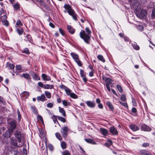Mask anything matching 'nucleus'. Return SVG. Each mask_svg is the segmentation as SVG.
Returning a JSON list of instances; mask_svg holds the SVG:
<instances>
[{
	"label": "nucleus",
	"instance_id": "f257e3e1",
	"mask_svg": "<svg viewBox=\"0 0 155 155\" xmlns=\"http://www.w3.org/2000/svg\"><path fill=\"white\" fill-rule=\"evenodd\" d=\"M85 30L87 34L85 33L84 30H82L80 33V37L84 40L85 43L88 44L90 42L91 32L88 27H86Z\"/></svg>",
	"mask_w": 155,
	"mask_h": 155
},
{
	"label": "nucleus",
	"instance_id": "f03ea898",
	"mask_svg": "<svg viewBox=\"0 0 155 155\" xmlns=\"http://www.w3.org/2000/svg\"><path fill=\"white\" fill-rule=\"evenodd\" d=\"M16 120H12L10 121H8V127H9V132H7L5 134L4 136L5 137H10L11 135L10 133V132L12 133L14 130L16 128Z\"/></svg>",
	"mask_w": 155,
	"mask_h": 155
},
{
	"label": "nucleus",
	"instance_id": "7ed1b4c3",
	"mask_svg": "<svg viewBox=\"0 0 155 155\" xmlns=\"http://www.w3.org/2000/svg\"><path fill=\"white\" fill-rule=\"evenodd\" d=\"M64 7L68 10V12L70 15L72 16L74 20L77 21V15L71 7L69 5L65 4L64 6Z\"/></svg>",
	"mask_w": 155,
	"mask_h": 155
},
{
	"label": "nucleus",
	"instance_id": "20e7f679",
	"mask_svg": "<svg viewBox=\"0 0 155 155\" xmlns=\"http://www.w3.org/2000/svg\"><path fill=\"white\" fill-rule=\"evenodd\" d=\"M136 14L137 17L140 19H142L146 17L147 15L146 11L143 10L140 11H137L136 12Z\"/></svg>",
	"mask_w": 155,
	"mask_h": 155
},
{
	"label": "nucleus",
	"instance_id": "39448f33",
	"mask_svg": "<svg viewBox=\"0 0 155 155\" xmlns=\"http://www.w3.org/2000/svg\"><path fill=\"white\" fill-rule=\"evenodd\" d=\"M14 135L17 139L18 142L20 143L21 141V131L19 130H16L14 133Z\"/></svg>",
	"mask_w": 155,
	"mask_h": 155
},
{
	"label": "nucleus",
	"instance_id": "423d86ee",
	"mask_svg": "<svg viewBox=\"0 0 155 155\" xmlns=\"http://www.w3.org/2000/svg\"><path fill=\"white\" fill-rule=\"evenodd\" d=\"M10 139L11 141L10 144L11 145L15 147H21L22 146L23 144L22 143L18 144L17 140L14 138L12 137Z\"/></svg>",
	"mask_w": 155,
	"mask_h": 155
},
{
	"label": "nucleus",
	"instance_id": "0eeeda50",
	"mask_svg": "<svg viewBox=\"0 0 155 155\" xmlns=\"http://www.w3.org/2000/svg\"><path fill=\"white\" fill-rule=\"evenodd\" d=\"M141 130L144 131H150L151 130V128L145 124H142L140 125Z\"/></svg>",
	"mask_w": 155,
	"mask_h": 155
},
{
	"label": "nucleus",
	"instance_id": "6e6552de",
	"mask_svg": "<svg viewBox=\"0 0 155 155\" xmlns=\"http://www.w3.org/2000/svg\"><path fill=\"white\" fill-rule=\"evenodd\" d=\"M68 129L67 127H64L61 128V132L62 135L64 138H66L67 136V132L68 131Z\"/></svg>",
	"mask_w": 155,
	"mask_h": 155
},
{
	"label": "nucleus",
	"instance_id": "1a4fd4ad",
	"mask_svg": "<svg viewBox=\"0 0 155 155\" xmlns=\"http://www.w3.org/2000/svg\"><path fill=\"white\" fill-rule=\"evenodd\" d=\"M110 132L113 135H117L118 134V132L116 128L114 127H112L110 128Z\"/></svg>",
	"mask_w": 155,
	"mask_h": 155
},
{
	"label": "nucleus",
	"instance_id": "9d476101",
	"mask_svg": "<svg viewBox=\"0 0 155 155\" xmlns=\"http://www.w3.org/2000/svg\"><path fill=\"white\" fill-rule=\"evenodd\" d=\"M129 128L134 131H137L140 129L139 127L134 124H131L129 126Z\"/></svg>",
	"mask_w": 155,
	"mask_h": 155
},
{
	"label": "nucleus",
	"instance_id": "9b49d317",
	"mask_svg": "<svg viewBox=\"0 0 155 155\" xmlns=\"http://www.w3.org/2000/svg\"><path fill=\"white\" fill-rule=\"evenodd\" d=\"M41 77L44 81H50L51 80L50 77L45 74H42Z\"/></svg>",
	"mask_w": 155,
	"mask_h": 155
},
{
	"label": "nucleus",
	"instance_id": "f8f14e48",
	"mask_svg": "<svg viewBox=\"0 0 155 155\" xmlns=\"http://www.w3.org/2000/svg\"><path fill=\"white\" fill-rule=\"evenodd\" d=\"M86 104L87 106L91 108H94L95 106V104L94 102L90 101H87Z\"/></svg>",
	"mask_w": 155,
	"mask_h": 155
},
{
	"label": "nucleus",
	"instance_id": "ddd939ff",
	"mask_svg": "<svg viewBox=\"0 0 155 155\" xmlns=\"http://www.w3.org/2000/svg\"><path fill=\"white\" fill-rule=\"evenodd\" d=\"M5 67L9 69H14L15 68V65L13 64L8 62L6 63Z\"/></svg>",
	"mask_w": 155,
	"mask_h": 155
},
{
	"label": "nucleus",
	"instance_id": "4468645a",
	"mask_svg": "<svg viewBox=\"0 0 155 155\" xmlns=\"http://www.w3.org/2000/svg\"><path fill=\"white\" fill-rule=\"evenodd\" d=\"M140 154L141 155H152L151 153L145 150H140Z\"/></svg>",
	"mask_w": 155,
	"mask_h": 155
},
{
	"label": "nucleus",
	"instance_id": "2eb2a0df",
	"mask_svg": "<svg viewBox=\"0 0 155 155\" xmlns=\"http://www.w3.org/2000/svg\"><path fill=\"white\" fill-rule=\"evenodd\" d=\"M67 28L68 32L71 34H73L74 33V29L71 26L68 25Z\"/></svg>",
	"mask_w": 155,
	"mask_h": 155
},
{
	"label": "nucleus",
	"instance_id": "dca6fc26",
	"mask_svg": "<svg viewBox=\"0 0 155 155\" xmlns=\"http://www.w3.org/2000/svg\"><path fill=\"white\" fill-rule=\"evenodd\" d=\"M37 100L38 101H45V97L43 94H41L40 96H38L37 97Z\"/></svg>",
	"mask_w": 155,
	"mask_h": 155
},
{
	"label": "nucleus",
	"instance_id": "f3484780",
	"mask_svg": "<svg viewBox=\"0 0 155 155\" xmlns=\"http://www.w3.org/2000/svg\"><path fill=\"white\" fill-rule=\"evenodd\" d=\"M33 78L35 80H40V77L35 73H33L32 74Z\"/></svg>",
	"mask_w": 155,
	"mask_h": 155
},
{
	"label": "nucleus",
	"instance_id": "a211bd4d",
	"mask_svg": "<svg viewBox=\"0 0 155 155\" xmlns=\"http://www.w3.org/2000/svg\"><path fill=\"white\" fill-rule=\"evenodd\" d=\"M107 105L109 107L110 110L113 111L114 110V107L111 103L109 101L106 102Z\"/></svg>",
	"mask_w": 155,
	"mask_h": 155
},
{
	"label": "nucleus",
	"instance_id": "6ab92c4d",
	"mask_svg": "<svg viewBox=\"0 0 155 155\" xmlns=\"http://www.w3.org/2000/svg\"><path fill=\"white\" fill-rule=\"evenodd\" d=\"M70 54L74 61L79 58L78 55L75 53L71 52Z\"/></svg>",
	"mask_w": 155,
	"mask_h": 155
},
{
	"label": "nucleus",
	"instance_id": "aec40b11",
	"mask_svg": "<svg viewBox=\"0 0 155 155\" xmlns=\"http://www.w3.org/2000/svg\"><path fill=\"white\" fill-rule=\"evenodd\" d=\"M29 95V93L28 92L24 91L21 94V96L24 97L25 98H27Z\"/></svg>",
	"mask_w": 155,
	"mask_h": 155
},
{
	"label": "nucleus",
	"instance_id": "412c9836",
	"mask_svg": "<svg viewBox=\"0 0 155 155\" xmlns=\"http://www.w3.org/2000/svg\"><path fill=\"white\" fill-rule=\"evenodd\" d=\"M100 131L101 134L104 136H106L108 133L107 130L103 128H101Z\"/></svg>",
	"mask_w": 155,
	"mask_h": 155
},
{
	"label": "nucleus",
	"instance_id": "4be33fe9",
	"mask_svg": "<svg viewBox=\"0 0 155 155\" xmlns=\"http://www.w3.org/2000/svg\"><path fill=\"white\" fill-rule=\"evenodd\" d=\"M58 109L59 112L62 115L65 117L66 116V113L64 109L63 108L61 107H58Z\"/></svg>",
	"mask_w": 155,
	"mask_h": 155
},
{
	"label": "nucleus",
	"instance_id": "5701e85b",
	"mask_svg": "<svg viewBox=\"0 0 155 155\" xmlns=\"http://www.w3.org/2000/svg\"><path fill=\"white\" fill-rule=\"evenodd\" d=\"M54 87L53 85H50L49 84H45L44 88L45 89H52Z\"/></svg>",
	"mask_w": 155,
	"mask_h": 155
},
{
	"label": "nucleus",
	"instance_id": "b1692460",
	"mask_svg": "<svg viewBox=\"0 0 155 155\" xmlns=\"http://www.w3.org/2000/svg\"><path fill=\"white\" fill-rule=\"evenodd\" d=\"M62 103L65 106H69L71 105V103L65 100H62Z\"/></svg>",
	"mask_w": 155,
	"mask_h": 155
},
{
	"label": "nucleus",
	"instance_id": "393cba45",
	"mask_svg": "<svg viewBox=\"0 0 155 155\" xmlns=\"http://www.w3.org/2000/svg\"><path fill=\"white\" fill-rule=\"evenodd\" d=\"M21 77H23L27 79H30L29 75L27 73L22 74L21 75Z\"/></svg>",
	"mask_w": 155,
	"mask_h": 155
},
{
	"label": "nucleus",
	"instance_id": "a878e982",
	"mask_svg": "<svg viewBox=\"0 0 155 155\" xmlns=\"http://www.w3.org/2000/svg\"><path fill=\"white\" fill-rule=\"evenodd\" d=\"M85 140L86 142L89 143H90L92 144H94L95 143V142L92 139H85Z\"/></svg>",
	"mask_w": 155,
	"mask_h": 155
},
{
	"label": "nucleus",
	"instance_id": "bb28decb",
	"mask_svg": "<svg viewBox=\"0 0 155 155\" xmlns=\"http://www.w3.org/2000/svg\"><path fill=\"white\" fill-rule=\"evenodd\" d=\"M45 94L46 97L49 99H50L51 97V94L49 92L45 91Z\"/></svg>",
	"mask_w": 155,
	"mask_h": 155
},
{
	"label": "nucleus",
	"instance_id": "cd10ccee",
	"mask_svg": "<svg viewBox=\"0 0 155 155\" xmlns=\"http://www.w3.org/2000/svg\"><path fill=\"white\" fill-rule=\"evenodd\" d=\"M46 148L48 149L51 151H52L54 150V147L51 144H48L46 145Z\"/></svg>",
	"mask_w": 155,
	"mask_h": 155
},
{
	"label": "nucleus",
	"instance_id": "c85d7f7f",
	"mask_svg": "<svg viewBox=\"0 0 155 155\" xmlns=\"http://www.w3.org/2000/svg\"><path fill=\"white\" fill-rule=\"evenodd\" d=\"M97 58L99 60L102 61L103 62H105V60L102 55H98L97 56Z\"/></svg>",
	"mask_w": 155,
	"mask_h": 155
},
{
	"label": "nucleus",
	"instance_id": "c756f323",
	"mask_svg": "<svg viewBox=\"0 0 155 155\" xmlns=\"http://www.w3.org/2000/svg\"><path fill=\"white\" fill-rule=\"evenodd\" d=\"M65 91L66 93V94L68 96H70L71 93V90L68 87L66 88Z\"/></svg>",
	"mask_w": 155,
	"mask_h": 155
},
{
	"label": "nucleus",
	"instance_id": "7c9ffc66",
	"mask_svg": "<svg viewBox=\"0 0 155 155\" xmlns=\"http://www.w3.org/2000/svg\"><path fill=\"white\" fill-rule=\"evenodd\" d=\"M55 135L56 137L59 140L61 141L62 140V137L59 133L57 132L55 134Z\"/></svg>",
	"mask_w": 155,
	"mask_h": 155
},
{
	"label": "nucleus",
	"instance_id": "2f4dec72",
	"mask_svg": "<svg viewBox=\"0 0 155 155\" xmlns=\"http://www.w3.org/2000/svg\"><path fill=\"white\" fill-rule=\"evenodd\" d=\"M66 144L64 141L61 142V146L62 149H64L66 148Z\"/></svg>",
	"mask_w": 155,
	"mask_h": 155
},
{
	"label": "nucleus",
	"instance_id": "473e14b6",
	"mask_svg": "<svg viewBox=\"0 0 155 155\" xmlns=\"http://www.w3.org/2000/svg\"><path fill=\"white\" fill-rule=\"evenodd\" d=\"M26 38L27 40L28 41L32 43L33 42L32 40L31 39V36L29 35H26Z\"/></svg>",
	"mask_w": 155,
	"mask_h": 155
},
{
	"label": "nucleus",
	"instance_id": "72a5a7b5",
	"mask_svg": "<svg viewBox=\"0 0 155 155\" xmlns=\"http://www.w3.org/2000/svg\"><path fill=\"white\" fill-rule=\"evenodd\" d=\"M132 45L134 48H140V47L137 44V43L135 42H133L132 43Z\"/></svg>",
	"mask_w": 155,
	"mask_h": 155
},
{
	"label": "nucleus",
	"instance_id": "f704fd0d",
	"mask_svg": "<svg viewBox=\"0 0 155 155\" xmlns=\"http://www.w3.org/2000/svg\"><path fill=\"white\" fill-rule=\"evenodd\" d=\"M70 96L74 99H77L78 98V96L74 93H72L70 95Z\"/></svg>",
	"mask_w": 155,
	"mask_h": 155
},
{
	"label": "nucleus",
	"instance_id": "c9c22d12",
	"mask_svg": "<svg viewBox=\"0 0 155 155\" xmlns=\"http://www.w3.org/2000/svg\"><path fill=\"white\" fill-rule=\"evenodd\" d=\"M19 35H21L22 34L23 32V29L21 28H17L16 29Z\"/></svg>",
	"mask_w": 155,
	"mask_h": 155
},
{
	"label": "nucleus",
	"instance_id": "e433bc0d",
	"mask_svg": "<svg viewBox=\"0 0 155 155\" xmlns=\"http://www.w3.org/2000/svg\"><path fill=\"white\" fill-rule=\"evenodd\" d=\"M31 109L32 111L34 114H36L37 113V108L34 106L31 107Z\"/></svg>",
	"mask_w": 155,
	"mask_h": 155
},
{
	"label": "nucleus",
	"instance_id": "4c0bfd02",
	"mask_svg": "<svg viewBox=\"0 0 155 155\" xmlns=\"http://www.w3.org/2000/svg\"><path fill=\"white\" fill-rule=\"evenodd\" d=\"M75 62L77 63V64L79 66H81L82 65V64L81 62V61L79 60V58H78L77 60L74 61Z\"/></svg>",
	"mask_w": 155,
	"mask_h": 155
},
{
	"label": "nucleus",
	"instance_id": "58836bf2",
	"mask_svg": "<svg viewBox=\"0 0 155 155\" xmlns=\"http://www.w3.org/2000/svg\"><path fill=\"white\" fill-rule=\"evenodd\" d=\"M80 74L81 77H84V76H86L85 74L84 73V72L82 69L80 70Z\"/></svg>",
	"mask_w": 155,
	"mask_h": 155
},
{
	"label": "nucleus",
	"instance_id": "ea45409f",
	"mask_svg": "<svg viewBox=\"0 0 155 155\" xmlns=\"http://www.w3.org/2000/svg\"><path fill=\"white\" fill-rule=\"evenodd\" d=\"M120 99L122 101H125L126 100V98L125 95L124 94L122 95L120 97Z\"/></svg>",
	"mask_w": 155,
	"mask_h": 155
},
{
	"label": "nucleus",
	"instance_id": "a19ab883",
	"mask_svg": "<svg viewBox=\"0 0 155 155\" xmlns=\"http://www.w3.org/2000/svg\"><path fill=\"white\" fill-rule=\"evenodd\" d=\"M7 16L6 15H3L1 17V20L2 21V22L7 20L6 19Z\"/></svg>",
	"mask_w": 155,
	"mask_h": 155
},
{
	"label": "nucleus",
	"instance_id": "79ce46f5",
	"mask_svg": "<svg viewBox=\"0 0 155 155\" xmlns=\"http://www.w3.org/2000/svg\"><path fill=\"white\" fill-rule=\"evenodd\" d=\"M2 23L3 25L6 27H8L9 25V22L7 20L2 22Z\"/></svg>",
	"mask_w": 155,
	"mask_h": 155
},
{
	"label": "nucleus",
	"instance_id": "37998d69",
	"mask_svg": "<svg viewBox=\"0 0 155 155\" xmlns=\"http://www.w3.org/2000/svg\"><path fill=\"white\" fill-rule=\"evenodd\" d=\"M63 155H71L70 153L67 150H65L62 153Z\"/></svg>",
	"mask_w": 155,
	"mask_h": 155
},
{
	"label": "nucleus",
	"instance_id": "c03bdc74",
	"mask_svg": "<svg viewBox=\"0 0 155 155\" xmlns=\"http://www.w3.org/2000/svg\"><path fill=\"white\" fill-rule=\"evenodd\" d=\"M116 87L118 90V91L120 92L121 93L122 91V90L121 87L119 85H117L116 86Z\"/></svg>",
	"mask_w": 155,
	"mask_h": 155
},
{
	"label": "nucleus",
	"instance_id": "a18cd8bd",
	"mask_svg": "<svg viewBox=\"0 0 155 155\" xmlns=\"http://www.w3.org/2000/svg\"><path fill=\"white\" fill-rule=\"evenodd\" d=\"M137 28H138V29L140 31H142L143 29V26L142 25H138L137 26Z\"/></svg>",
	"mask_w": 155,
	"mask_h": 155
},
{
	"label": "nucleus",
	"instance_id": "49530a36",
	"mask_svg": "<svg viewBox=\"0 0 155 155\" xmlns=\"http://www.w3.org/2000/svg\"><path fill=\"white\" fill-rule=\"evenodd\" d=\"M119 103L122 106H124L126 107H128V105L126 102L125 103H123L121 101H119Z\"/></svg>",
	"mask_w": 155,
	"mask_h": 155
},
{
	"label": "nucleus",
	"instance_id": "de8ad7c7",
	"mask_svg": "<svg viewBox=\"0 0 155 155\" xmlns=\"http://www.w3.org/2000/svg\"><path fill=\"white\" fill-rule=\"evenodd\" d=\"M38 85L39 87L42 88H44V87L45 84H43V83L41 82H39L38 83Z\"/></svg>",
	"mask_w": 155,
	"mask_h": 155
},
{
	"label": "nucleus",
	"instance_id": "09e8293b",
	"mask_svg": "<svg viewBox=\"0 0 155 155\" xmlns=\"http://www.w3.org/2000/svg\"><path fill=\"white\" fill-rule=\"evenodd\" d=\"M14 7L16 10H17L19 8V5L18 4H16L14 5Z\"/></svg>",
	"mask_w": 155,
	"mask_h": 155
},
{
	"label": "nucleus",
	"instance_id": "8fccbe9b",
	"mask_svg": "<svg viewBox=\"0 0 155 155\" xmlns=\"http://www.w3.org/2000/svg\"><path fill=\"white\" fill-rule=\"evenodd\" d=\"M109 80H108L107 81H106V85H110L112 83V79L110 78H109Z\"/></svg>",
	"mask_w": 155,
	"mask_h": 155
},
{
	"label": "nucleus",
	"instance_id": "3c124183",
	"mask_svg": "<svg viewBox=\"0 0 155 155\" xmlns=\"http://www.w3.org/2000/svg\"><path fill=\"white\" fill-rule=\"evenodd\" d=\"M132 111L133 113L135 114H134V116L136 115V113L137 112V110L136 108L133 107L132 109Z\"/></svg>",
	"mask_w": 155,
	"mask_h": 155
},
{
	"label": "nucleus",
	"instance_id": "603ef678",
	"mask_svg": "<svg viewBox=\"0 0 155 155\" xmlns=\"http://www.w3.org/2000/svg\"><path fill=\"white\" fill-rule=\"evenodd\" d=\"M38 119V120H40L42 123H43L44 121L43 119V118L42 116L40 115H38L37 116Z\"/></svg>",
	"mask_w": 155,
	"mask_h": 155
},
{
	"label": "nucleus",
	"instance_id": "864d4df0",
	"mask_svg": "<svg viewBox=\"0 0 155 155\" xmlns=\"http://www.w3.org/2000/svg\"><path fill=\"white\" fill-rule=\"evenodd\" d=\"M59 120H60L61 121L64 123L66 121L64 117H59L58 118Z\"/></svg>",
	"mask_w": 155,
	"mask_h": 155
},
{
	"label": "nucleus",
	"instance_id": "5fc2aeb1",
	"mask_svg": "<svg viewBox=\"0 0 155 155\" xmlns=\"http://www.w3.org/2000/svg\"><path fill=\"white\" fill-rule=\"evenodd\" d=\"M59 31L60 33L62 36H64V32L63 29L61 28H59Z\"/></svg>",
	"mask_w": 155,
	"mask_h": 155
},
{
	"label": "nucleus",
	"instance_id": "6e6d98bb",
	"mask_svg": "<svg viewBox=\"0 0 155 155\" xmlns=\"http://www.w3.org/2000/svg\"><path fill=\"white\" fill-rule=\"evenodd\" d=\"M53 106V104L51 103H49L47 104V107L49 108H52Z\"/></svg>",
	"mask_w": 155,
	"mask_h": 155
},
{
	"label": "nucleus",
	"instance_id": "4d7b16f0",
	"mask_svg": "<svg viewBox=\"0 0 155 155\" xmlns=\"http://www.w3.org/2000/svg\"><path fill=\"white\" fill-rule=\"evenodd\" d=\"M16 69H17L18 70H21L22 68V67L20 65H16Z\"/></svg>",
	"mask_w": 155,
	"mask_h": 155
},
{
	"label": "nucleus",
	"instance_id": "13d9d810",
	"mask_svg": "<svg viewBox=\"0 0 155 155\" xmlns=\"http://www.w3.org/2000/svg\"><path fill=\"white\" fill-rule=\"evenodd\" d=\"M16 24L18 26H22V24L20 20H18Z\"/></svg>",
	"mask_w": 155,
	"mask_h": 155
},
{
	"label": "nucleus",
	"instance_id": "bf43d9fd",
	"mask_svg": "<svg viewBox=\"0 0 155 155\" xmlns=\"http://www.w3.org/2000/svg\"><path fill=\"white\" fill-rule=\"evenodd\" d=\"M132 104L134 106H135L137 105V103L135 100L134 99H132Z\"/></svg>",
	"mask_w": 155,
	"mask_h": 155
},
{
	"label": "nucleus",
	"instance_id": "052dcab7",
	"mask_svg": "<svg viewBox=\"0 0 155 155\" xmlns=\"http://www.w3.org/2000/svg\"><path fill=\"white\" fill-rule=\"evenodd\" d=\"M152 18H155V10H154V8H153V9L152 10Z\"/></svg>",
	"mask_w": 155,
	"mask_h": 155
},
{
	"label": "nucleus",
	"instance_id": "680f3d73",
	"mask_svg": "<svg viewBox=\"0 0 155 155\" xmlns=\"http://www.w3.org/2000/svg\"><path fill=\"white\" fill-rule=\"evenodd\" d=\"M149 144L148 143H144L142 144V146L143 147H147L148 146Z\"/></svg>",
	"mask_w": 155,
	"mask_h": 155
},
{
	"label": "nucleus",
	"instance_id": "e2e57ef3",
	"mask_svg": "<svg viewBox=\"0 0 155 155\" xmlns=\"http://www.w3.org/2000/svg\"><path fill=\"white\" fill-rule=\"evenodd\" d=\"M109 78L108 77H107L105 76H103L102 77V79L105 82H106V81H107L108 80H109Z\"/></svg>",
	"mask_w": 155,
	"mask_h": 155
},
{
	"label": "nucleus",
	"instance_id": "0e129e2a",
	"mask_svg": "<svg viewBox=\"0 0 155 155\" xmlns=\"http://www.w3.org/2000/svg\"><path fill=\"white\" fill-rule=\"evenodd\" d=\"M59 87L61 89H64L65 90L66 89V88L67 87L66 86H65V85L63 84H62L61 85H60Z\"/></svg>",
	"mask_w": 155,
	"mask_h": 155
},
{
	"label": "nucleus",
	"instance_id": "69168bd1",
	"mask_svg": "<svg viewBox=\"0 0 155 155\" xmlns=\"http://www.w3.org/2000/svg\"><path fill=\"white\" fill-rule=\"evenodd\" d=\"M98 107L100 109H102L103 108V106L102 104L100 103L98 104Z\"/></svg>",
	"mask_w": 155,
	"mask_h": 155
},
{
	"label": "nucleus",
	"instance_id": "338daca9",
	"mask_svg": "<svg viewBox=\"0 0 155 155\" xmlns=\"http://www.w3.org/2000/svg\"><path fill=\"white\" fill-rule=\"evenodd\" d=\"M124 39L125 41H129V38L128 37H127L124 36Z\"/></svg>",
	"mask_w": 155,
	"mask_h": 155
},
{
	"label": "nucleus",
	"instance_id": "774afa93",
	"mask_svg": "<svg viewBox=\"0 0 155 155\" xmlns=\"http://www.w3.org/2000/svg\"><path fill=\"white\" fill-rule=\"evenodd\" d=\"M96 103L97 104L101 103V100L99 98H97L96 100Z\"/></svg>",
	"mask_w": 155,
	"mask_h": 155
}]
</instances>
